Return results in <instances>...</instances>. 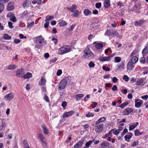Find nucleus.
I'll list each match as a JSON object with an SVG mask.
<instances>
[{"instance_id": "obj_1", "label": "nucleus", "mask_w": 148, "mask_h": 148, "mask_svg": "<svg viewBox=\"0 0 148 148\" xmlns=\"http://www.w3.org/2000/svg\"><path fill=\"white\" fill-rule=\"evenodd\" d=\"M35 39V42L36 43L35 48L36 50L40 49L42 47L43 44H45L46 42L41 36H37Z\"/></svg>"}, {"instance_id": "obj_2", "label": "nucleus", "mask_w": 148, "mask_h": 148, "mask_svg": "<svg viewBox=\"0 0 148 148\" xmlns=\"http://www.w3.org/2000/svg\"><path fill=\"white\" fill-rule=\"evenodd\" d=\"M94 56L93 53L89 48H86L84 51V56L86 59H91Z\"/></svg>"}, {"instance_id": "obj_3", "label": "nucleus", "mask_w": 148, "mask_h": 148, "mask_svg": "<svg viewBox=\"0 0 148 148\" xmlns=\"http://www.w3.org/2000/svg\"><path fill=\"white\" fill-rule=\"evenodd\" d=\"M70 47L68 45H64L60 48L58 51V54H63L69 52Z\"/></svg>"}, {"instance_id": "obj_4", "label": "nucleus", "mask_w": 148, "mask_h": 148, "mask_svg": "<svg viewBox=\"0 0 148 148\" xmlns=\"http://www.w3.org/2000/svg\"><path fill=\"white\" fill-rule=\"evenodd\" d=\"M105 35H107L109 36H118L119 34L114 29H107L105 33Z\"/></svg>"}, {"instance_id": "obj_5", "label": "nucleus", "mask_w": 148, "mask_h": 148, "mask_svg": "<svg viewBox=\"0 0 148 148\" xmlns=\"http://www.w3.org/2000/svg\"><path fill=\"white\" fill-rule=\"evenodd\" d=\"M67 84V80L65 79H63L60 82L59 85L58 89L59 90H63L65 88Z\"/></svg>"}, {"instance_id": "obj_6", "label": "nucleus", "mask_w": 148, "mask_h": 148, "mask_svg": "<svg viewBox=\"0 0 148 148\" xmlns=\"http://www.w3.org/2000/svg\"><path fill=\"white\" fill-rule=\"evenodd\" d=\"M95 131L97 132H101L103 129V124H95Z\"/></svg>"}, {"instance_id": "obj_7", "label": "nucleus", "mask_w": 148, "mask_h": 148, "mask_svg": "<svg viewBox=\"0 0 148 148\" xmlns=\"http://www.w3.org/2000/svg\"><path fill=\"white\" fill-rule=\"evenodd\" d=\"M16 74L18 77L21 78L23 75L24 74V70L23 69H19L16 71Z\"/></svg>"}, {"instance_id": "obj_8", "label": "nucleus", "mask_w": 148, "mask_h": 148, "mask_svg": "<svg viewBox=\"0 0 148 148\" xmlns=\"http://www.w3.org/2000/svg\"><path fill=\"white\" fill-rule=\"evenodd\" d=\"M14 97V94L12 93H10L5 95L4 98L5 100L10 101Z\"/></svg>"}, {"instance_id": "obj_9", "label": "nucleus", "mask_w": 148, "mask_h": 148, "mask_svg": "<svg viewBox=\"0 0 148 148\" xmlns=\"http://www.w3.org/2000/svg\"><path fill=\"white\" fill-rule=\"evenodd\" d=\"M8 17H10V20L13 22H15L16 20L14 14L12 13H8L7 15Z\"/></svg>"}, {"instance_id": "obj_10", "label": "nucleus", "mask_w": 148, "mask_h": 148, "mask_svg": "<svg viewBox=\"0 0 148 148\" xmlns=\"http://www.w3.org/2000/svg\"><path fill=\"white\" fill-rule=\"evenodd\" d=\"M133 111V110L132 108H126L123 111V114L124 115H128Z\"/></svg>"}, {"instance_id": "obj_11", "label": "nucleus", "mask_w": 148, "mask_h": 148, "mask_svg": "<svg viewBox=\"0 0 148 148\" xmlns=\"http://www.w3.org/2000/svg\"><path fill=\"white\" fill-rule=\"evenodd\" d=\"M74 112L72 111L65 112L63 114V117L66 118L68 116H71L74 114Z\"/></svg>"}, {"instance_id": "obj_12", "label": "nucleus", "mask_w": 148, "mask_h": 148, "mask_svg": "<svg viewBox=\"0 0 148 148\" xmlns=\"http://www.w3.org/2000/svg\"><path fill=\"white\" fill-rule=\"evenodd\" d=\"M83 140L79 141L74 146V148H80L83 144Z\"/></svg>"}, {"instance_id": "obj_13", "label": "nucleus", "mask_w": 148, "mask_h": 148, "mask_svg": "<svg viewBox=\"0 0 148 148\" xmlns=\"http://www.w3.org/2000/svg\"><path fill=\"white\" fill-rule=\"evenodd\" d=\"M31 0H26L22 4V6L23 8H27L29 6Z\"/></svg>"}, {"instance_id": "obj_14", "label": "nucleus", "mask_w": 148, "mask_h": 148, "mask_svg": "<svg viewBox=\"0 0 148 148\" xmlns=\"http://www.w3.org/2000/svg\"><path fill=\"white\" fill-rule=\"evenodd\" d=\"M93 44H96L95 47L97 49H101L103 47V45L102 43H97V42H94Z\"/></svg>"}, {"instance_id": "obj_15", "label": "nucleus", "mask_w": 148, "mask_h": 148, "mask_svg": "<svg viewBox=\"0 0 148 148\" xmlns=\"http://www.w3.org/2000/svg\"><path fill=\"white\" fill-rule=\"evenodd\" d=\"M132 136V133H128V134L126 135L124 137L125 140L127 142H129Z\"/></svg>"}, {"instance_id": "obj_16", "label": "nucleus", "mask_w": 148, "mask_h": 148, "mask_svg": "<svg viewBox=\"0 0 148 148\" xmlns=\"http://www.w3.org/2000/svg\"><path fill=\"white\" fill-rule=\"evenodd\" d=\"M46 80L45 78L41 77L40 80L38 82V84L39 85H43L45 84Z\"/></svg>"}, {"instance_id": "obj_17", "label": "nucleus", "mask_w": 148, "mask_h": 148, "mask_svg": "<svg viewBox=\"0 0 148 148\" xmlns=\"http://www.w3.org/2000/svg\"><path fill=\"white\" fill-rule=\"evenodd\" d=\"M138 101H139V100H135V106L136 107L139 108L140 107L143 103V100H140V101L138 102Z\"/></svg>"}, {"instance_id": "obj_18", "label": "nucleus", "mask_w": 148, "mask_h": 148, "mask_svg": "<svg viewBox=\"0 0 148 148\" xmlns=\"http://www.w3.org/2000/svg\"><path fill=\"white\" fill-rule=\"evenodd\" d=\"M134 63H132L131 62H129L127 65V68L128 70H132L134 67Z\"/></svg>"}, {"instance_id": "obj_19", "label": "nucleus", "mask_w": 148, "mask_h": 148, "mask_svg": "<svg viewBox=\"0 0 148 148\" xmlns=\"http://www.w3.org/2000/svg\"><path fill=\"white\" fill-rule=\"evenodd\" d=\"M111 58L109 56L107 57H101L99 60L101 61H108L110 60Z\"/></svg>"}, {"instance_id": "obj_20", "label": "nucleus", "mask_w": 148, "mask_h": 148, "mask_svg": "<svg viewBox=\"0 0 148 148\" xmlns=\"http://www.w3.org/2000/svg\"><path fill=\"white\" fill-rule=\"evenodd\" d=\"M77 8V6L74 4H73L72 6L68 8L67 9L70 11L71 12H74L75 11Z\"/></svg>"}, {"instance_id": "obj_21", "label": "nucleus", "mask_w": 148, "mask_h": 148, "mask_svg": "<svg viewBox=\"0 0 148 148\" xmlns=\"http://www.w3.org/2000/svg\"><path fill=\"white\" fill-rule=\"evenodd\" d=\"M145 21L143 20H141L138 21H136L135 23V25L136 26H140L143 24Z\"/></svg>"}, {"instance_id": "obj_22", "label": "nucleus", "mask_w": 148, "mask_h": 148, "mask_svg": "<svg viewBox=\"0 0 148 148\" xmlns=\"http://www.w3.org/2000/svg\"><path fill=\"white\" fill-rule=\"evenodd\" d=\"M12 3L11 2H10L8 3L7 8L8 10L11 11L14 9V7L12 5Z\"/></svg>"}, {"instance_id": "obj_23", "label": "nucleus", "mask_w": 148, "mask_h": 148, "mask_svg": "<svg viewBox=\"0 0 148 148\" xmlns=\"http://www.w3.org/2000/svg\"><path fill=\"white\" fill-rule=\"evenodd\" d=\"M145 79L144 78H140L138 79L136 82V84L137 85H140L143 83Z\"/></svg>"}, {"instance_id": "obj_24", "label": "nucleus", "mask_w": 148, "mask_h": 148, "mask_svg": "<svg viewBox=\"0 0 148 148\" xmlns=\"http://www.w3.org/2000/svg\"><path fill=\"white\" fill-rule=\"evenodd\" d=\"M32 77V74L29 72H27L23 77L24 79H28Z\"/></svg>"}, {"instance_id": "obj_25", "label": "nucleus", "mask_w": 148, "mask_h": 148, "mask_svg": "<svg viewBox=\"0 0 148 148\" xmlns=\"http://www.w3.org/2000/svg\"><path fill=\"white\" fill-rule=\"evenodd\" d=\"M106 120V119L104 117H101L95 123V124H98L100 123L104 122Z\"/></svg>"}, {"instance_id": "obj_26", "label": "nucleus", "mask_w": 148, "mask_h": 148, "mask_svg": "<svg viewBox=\"0 0 148 148\" xmlns=\"http://www.w3.org/2000/svg\"><path fill=\"white\" fill-rule=\"evenodd\" d=\"M104 5L106 8L109 7L110 5V0H105L104 3Z\"/></svg>"}, {"instance_id": "obj_27", "label": "nucleus", "mask_w": 148, "mask_h": 148, "mask_svg": "<svg viewBox=\"0 0 148 148\" xmlns=\"http://www.w3.org/2000/svg\"><path fill=\"white\" fill-rule=\"evenodd\" d=\"M147 53H148V46H147L143 50L142 54L143 56H144Z\"/></svg>"}, {"instance_id": "obj_28", "label": "nucleus", "mask_w": 148, "mask_h": 148, "mask_svg": "<svg viewBox=\"0 0 148 148\" xmlns=\"http://www.w3.org/2000/svg\"><path fill=\"white\" fill-rule=\"evenodd\" d=\"M138 59L137 57L136 56L133 57L131 59V62L132 63L135 64L138 61Z\"/></svg>"}, {"instance_id": "obj_29", "label": "nucleus", "mask_w": 148, "mask_h": 148, "mask_svg": "<svg viewBox=\"0 0 148 148\" xmlns=\"http://www.w3.org/2000/svg\"><path fill=\"white\" fill-rule=\"evenodd\" d=\"M124 69V64L123 62H122L118 68V69L120 70H122Z\"/></svg>"}, {"instance_id": "obj_30", "label": "nucleus", "mask_w": 148, "mask_h": 148, "mask_svg": "<svg viewBox=\"0 0 148 148\" xmlns=\"http://www.w3.org/2000/svg\"><path fill=\"white\" fill-rule=\"evenodd\" d=\"M72 12L73 13V14H72V15L75 17H77L79 15L80 13L77 10H75V11H74V12Z\"/></svg>"}, {"instance_id": "obj_31", "label": "nucleus", "mask_w": 148, "mask_h": 148, "mask_svg": "<svg viewBox=\"0 0 148 148\" xmlns=\"http://www.w3.org/2000/svg\"><path fill=\"white\" fill-rule=\"evenodd\" d=\"M84 95L82 94H79L75 95V98L77 100H79L81 98L84 96Z\"/></svg>"}, {"instance_id": "obj_32", "label": "nucleus", "mask_w": 148, "mask_h": 148, "mask_svg": "<svg viewBox=\"0 0 148 148\" xmlns=\"http://www.w3.org/2000/svg\"><path fill=\"white\" fill-rule=\"evenodd\" d=\"M84 13L86 16L90 15L92 14L91 12L88 10L86 9L84 11Z\"/></svg>"}, {"instance_id": "obj_33", "label": "nucleus", "mask_w": 148, "mask_h": 148, "mask_svg": "<svg viewBox=\"0 0 148 148\" xmlns=\"http://www.w3.org/2000/svg\"><path fill=\"white\" fill-rule=\"evenodd\" d=\"M41 126L43 130L44 133L45 134H47L48 132L45 126L43 125H42Z\"/></svg>"}, {"instance_id": "obj_34", "label": "nucleus", "mask_w": 148, "mask_h": 148, "mask_svg": "<svg viewBox=\"0 0 148 148\" xmlns=\"http://www.w3.org/2000/svg\"><path fill=\"white\" fill-rule=\"evenodd\" d=\"M60 26H63L66 25L67 24V23L64 20H62L59 23Z\"/></svg>"}, {"instance_id": "obj_35", "label": "nucleus", "mask_w": 148, "mask_h": 148, "mask_svg": "<svg viewBox=\"0 0 148 148\" xmlns=\"http://www.w3.org/2000/svg\"><path fill=\"white\" fill-rule=\"evenodd\" d=\"M53 16H48L46 17L45 21L48 22V21L53 19Z\"/></svg>"}, {"instance_id": "obj_36", "label": "nucleus", "mask_w": 148, "mask_h": 148, "mask_svg": "<svg viewBox=\"0 0 148 148\" xmlns=\"http://www.w3.org/2000/svg\"><path fill=\"white\" fill-rule=\"evenodd\" d=\"M23 144L25 148H28V147H29V146L26 140H23Z\"/></svg>"}, {"instance_id": "obj_37", "label": "nucleus", "mask_w": 148, "mask_h": 148, "mask_svg": "<svg viewBox=\"0 0 148 148\" xmlns=\"http://www.w3.org/2000/svg\"><path fill=\"white\" fill-rule=\"evenodd\" d=\"M38 135L39 138L40 139L42 143L44 142L45 140L43 135L41 134H39Z\"/></svg>"}, {"instance_id": "obj_38", "label": "nucleus", "mask_w": 148, "mask_h": 148, "mask_svg": "<svg viewBox=\"0 0 148 148\" xmlns=\"http://www.w3.org/2000/svg\"><path fill=\"white\" fill-rule=\"evenodd\" d=\"M16 67V66L14 64H10L8 66L7 69L9 70H12L15 69Z\"/></svg>"}, {"instance_id": "obj_39", "label": "nucleus", "mask_w": 148, "mask_h": 148, "mask_svg": "<svg viewBox=\"0 0 148 148\" xmlns=\"http://www.w3.org/2000/svg\"><path fill=\"white\" fill-rule=\"evenodd\" d=\"M128 104V102H125L121 104L120 105H119V107L122 108H123L124 107L127 105Z\"/></svg>"}, {"instance_id": "obj_40", "label": "nucleus", "mask_w": 148, "mask_h": 148, "mask_svg": "<svg viewBox=\"0 0 148 148\" xmlns=\"http://www.w3.org/2000/svg\"><path fill=\"white\" fill-rule=\"evenodd\" d=\"M142 133L140 132L138 130H136L135 131V135L136 136H139L141 135Z\"/></svg>"}, {"instance_id": "obj_41", "label": "nucleus", "mask_w": 148, "mask_h": 148, "mask_svg": "<svg viewBox=\"0 0 148 148\" xmlns=\"http://www.w3.org/2000/svg\"><path fill=\"white\" fill-rule=\"evenodd\" d=\"M94 114L93 113H91L88 112V113L86 115V116L87 117H93L94 116Z\"/></svg>"}, {"instance_id": "obj_42", "label": "nucleus", "mask_w": 148, "mask_h": 148, "mask_svg": "<svg viewBox=\"0 0 148 148\" xmlns=\"http://www.w3.org/2000/svg\"><path fill=\"white\" fill-rule=\"evenodd\" d=\"M93 28L95 29H97L98 28L97 23L96 22L93 23L92 25Z\"/></svg>"}, {"instance_id": "obj_43", "label": "nucleus", "mask_w": 148, "mask_h": 148, "mask_svg": "<svg viewBox=\"0 0 148 148\" xmlns=\"http://www.w3.org/2000/svg\"><path fill=\"white\" fill-rule=\"evenodd\" d=\"M93 142V141L90 140L88 142H87L85 144V146L87 147H89L91 144L92 143V142Z\"/></svg>"}, {"instance_id": "obj_44", "label": "nucleus", "mask_w": 148, "mask_h": 148, "mask_svg": "<svg viewBox=\"0 0 148 148\" xmlns=\"http://www.w3.org/2000/svg\"><path fill=\"white\" fill-rule=\"evenodd\" d=\"M3 37L6 40H10L11 38V36H9L7 34H4Z\"/></svg>"}, {"instance_id": "obj_45", "label": "nucleus", "mask_w": 148, "mask_h": 148, "mask_svg": "<svg viewBox=\"0 0 148 148\" xmlns=\"http://www.w3.org/2000/svg\"><path fill=\"white\" fill-rule=\"evenodd\" d=\"M123 80L126 82H128L129 80V77L126 75H125L123 76Z\"/></svg>"}, {"instance_id": "obj_46", "label": "nucleus", "mask_w": 148, "mask_h": 148, "mask_svg": "<svg viewBox=\"0 0 148 148\" xmlns=\"http://www.w3.org/2000/svg\"><path fill=\"white\" fill-rule=\"evenodd\" d=\"M44 96L43 97L44 99L47 102H49V100L48 97L45 94H44Z\"/></svg>"}, {"instance_id": "obj_47", "label": "nucleus", "mask_w": 148, "mask_h": 148, "mask_svg": "<svg viewBox=\"0 0 148 148\" xmlns=\"http://www.w3.org/2000/svg\"><path fill=\"white\" fill-rule=\"evenodd\" d=\"M4 8V5L2 3H0V13H1Z\"/></svg>"}, {"instance_id": "obj_48", "label": "nucleus", "mask_w": 148, "mask_h": 148, "mask_svg": "<svg viewBox=\"0 0 148 148\" xmlns=\"http://www.w3.org/2000/svg\"><path fill=\"white\" fill-rule=\"evenodd\" d=\"M75 24H73L71 25L70 27L68 28L67 29L69 31H72L75 27Z\"/></svg>"}, {"instance_id": "obj_49", "label": "nucleus", "mask_w": 148, "mask_h": 148, "mask_svg": "<svg viewBox=\"0 0 148 148\" xmlns=\"http://www.w3.org/2000/svg\"><path fill=\"white\" fill-rule=\"evenodd\" d=\"M114 60L115 62H120L121 60V58L119 57H115Z\"/></svg>"}, {"instance_id": "obj_50", "label": "nucleus", "mask_w": 148, "mask_h": 148, "mask_svg": "<svg viewBox=\"0 0 148 148\" xmlns=\"http://www.w3.org/2000/svg\"><path fill=\"white\" fill-rule=\"evenodd\" d=\"M28 14L27 13V11H24L22 14V16L23 17H27L28 16Z\"/></svg>"}, {"instance_id": "obj_51", "label": "nucleus", "mask_w": 148, "mask_h": 148, "mask_svg": "<svg viewBox=\"0 0 148 148\" xmlns=\"http://www.w3.org/2000/svg\"><path fill=\"white\" fill-rule=\"evenodd\" d=\"M109 145V143L107 141H104L103 143L101 144V146H103L104 145L105 147H108Z\"/></svg>"}, {"instance_id": "obj_52", "label": "nucleus", "mask_w": 148, "mask_h": 148, "mask_svg": "<svg viewBox=\"0 0 148 148\" xmlns=\"http://www.w3.org/2000/svg\"><path fill=\"white\" fill-rule=\"evenodd\" d=\"M101 5V3H97L95 4V7L97 8H100Z\"/></svg>"}, {"instance_id": "obj_53", "label": "nucleus", "mask_w": 148, "mask_h": 148, "mask_svg": "<svg viewBox=\"0 0 148 148\" xmlns=\"http://www.w3.org/2000/svg\"><path fill=\"white\" fill-rule=\"evenodd\" d=\"M88 66L90 67H93L95 66V64L92 61H90L88 64Z\"/></svg>"}, {"instance_id": "obj_54", "label": "nucleus", "mask_w": 148, "mask_h": 148, "mask_svg": "<svg viewBox=\"0 0 148 148\" xmlns=\"http://www.w3.org/2000/svg\"><path fill=\"white\" fill-rule=\"evenodd\" d=\"M121 131V130L119 129L114 132L113 133L114 134V135H116L118 134Z\"/></svg>"}, {"instance_id": "obj_55", "label": "nucleus", "mask_w": 148, "mask_h": 148, "mask_svg": "<svg viewBox=\"0 0 148 148\" xmlns=\"http://www.w3.org/2000/svg\"><path fill=\"white\" fill-rule=\"evenodd\" d=\"M34 24V21H32L30 23H28L27 27H29L30 28H31V27Z\"/></svg>"}, {"instance_id": "obj_56", "label": "nucleus", "mask_w": 148, "mask_h": 148, "mask_svg": "<svg viewBox=\"0 0 148 148\" xmlns=\"http://www.w3.org/2000/svg\"><path fill=\"white\" fill-rule=\"evenodd\" d=\"M92 103L93 104V105H91L92 107V108H95L97 104V103L95 102H92Z\"/></svg>"}, {"instance_id": "obj_57", "label": "nucleus", "mask_w": 148, "mask_h": 148, "mask_svg": "<svg viewBox=\"0 0 148 148\" xmlns=\"http://www.w3.org/2000/svg\"><path fill=\"white\" fill-rule=\"evenodd\" d=\"M62 73V71L61 70H58L57 72L56 75L57 76H60Z\"/></svg>"}, {"instance_id": "obj_58", "label": "nucleus", "mask_w": 148, "mask_h": 148, "mask_svg": "<svg viewBox=\"0 0 148 148\" xmlns=\"http://www.w3.org/2000/svg\"><path fill=\"white\" fill-rule=\"evenodd\" d=\"M146 61V60L144 57H142L140 60V62L141 63H144Z\"/></svg>"}, {"instance_id": "obj_59", "label": "nucleus", "mask_w": 148, "mask_h": 148, "mask_svg": "<svg viewBox=\"0 0 148 148\" xmlns=\"http://www.w3.org/2000/svg\"><path fill=\"white\" fill-rule=\"evenodd\" d=\"M103 69L104 70H106V71H109L110 70V69L109 68L106 67L105 66H103Z\"/></svg>"}, {"instance_id": "obj_60", "label": "nucleus", "mask_w": 148, "mask_h": 148, "mask_svg": "<svg viewBox=\"0 0 148 148\" xmlns=\"http://www.w3.org/2000/svg\"><path fill=\"white\" fill-rule=\"evenodd\" d=\"M52 40L55 45L58 42L57 39L55 38H53L52 39Z\"/></svg>"}, {"instance_id": "obj_61", "label": "nucleus", "mask_w": 148, "mask_h": 148, "mask_svg": "<svg viewBox=\"0 0 148 148\" xmlns=\"http://www.w3.org/2000/svg\"><path fill=\"white\" fill-rule=\"evenodd\" d=\"M148 98V95H146L141 97V98L143 99H145L146 100Z\"/></svg>"}, {"instance_id": "obj_62", "label": "nucleus", "mask_w": 148, "mask_h": 148, "mask_svg": "<svg viewBox=\"0 0 148 148\" xmlns=\"http://www.w3.org/2000/svg\"><path fill=\"white\" fill-rule=\"evenodd\" d=\"M118 80V79L116 77H114L112 79V81L114 83L116 82Z\"/></svg>"}, {"instance_id": "obj_63", "label": "nucleus", "mask_w": 148, "mask_h": 148, "mask_svg": "<svg viewBox=\"0 0 148 148\" xmlns=\"http://www.w3.org/2000/svg\"><path fill=\"white\" fill-rule=\"evenodd\" d=\"M21 42V40L20 39H15L14 40V42L16 44H18Z\"/></svg>"}, {"instance_id": "obj_64", "label": "nucleus", "mask_w": 148, "mask_h": 148, "mask_svg": "<svg viewBox=\"0 0 148 148\" xmlns=\"http://www.w3.org/2000/svg\"><path fill=\"white\" fill-rule=\"evenodd\" d=\"M138 143H137L136 142V141H134L133 142V143L132 144L131 146L132 147H134L136 146L137 145H138Z\"/></svg>"}]
</instances>
